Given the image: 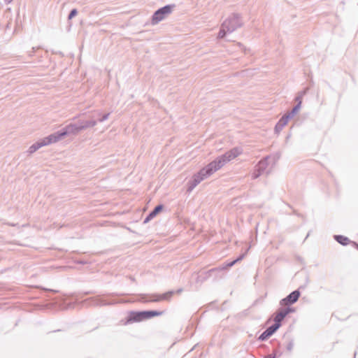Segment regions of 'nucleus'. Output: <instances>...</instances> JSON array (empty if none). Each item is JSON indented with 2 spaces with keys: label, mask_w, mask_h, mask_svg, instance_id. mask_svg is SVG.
<instances>
[{
  "label": "nucleus",
  "mask_w": 358,
  "mask_h": 358,
  "mask_svg": "<svg viewBox=\"0 0 358 358\" xmlns=\"http://www.w3.org/2000/svg\"><path fill=\"white\" fill-rule=\"evenodd\" d=\"M241 153L242 149L235 147L226 152L224 155L217 157L193 176L192 180L188 182L187 190L191 192L202 180L211 176L214 172L221 169L227 162L234 159Z\"/></svg>",
  "instance_id": "obj_1"
},
{
  "label": "nucleus",
  "mask_w": 358,
  "mask_h": 358,
  "mask_svg": "<svg viewBox=\"0 0 358 358\" xmlns=\"http://www.w3.org/2000/svg\"><path fill=\"white\" fill-rule=\"evenodd\" d=\"M350 244H351L355 248L358 249V243H357L351 241V243Z\"/></svg>",
  "instance_id": "obj_28"
},
{
  "label": "nucleus",
  "mask_w": 358,
  "mask_h": 358,
  "mask_svg": "<svg viewBox=\"0 0 358 358\" xmlns=\"http://www.w3.org/2000/svg\"><path fill=\"white\" fill-rule=\"evenodd\" d=\"M53 143H55V141H53L52 134H50V135L48 136L47 137H45L44 138L32 144L29 148L27 152L30 155L33 154L34 152H35L36 150H38L41 147L50 145Z\"/></svg>",
  "instance_id": "obj_9"
},
{
  "label": "nucleus",
  "mask_w": 358,
  "mask_h": 358,
  "mask_svg": "<svg viewBox=\"0 0 358 358\" xmlns=\"http://www.w3.org/2000/svg\"><path fill=\"white\" fill-rule=\"evenodd\" d=\"M244 257V255H239L236 259L234 260L230 261L229 262H225L222 264L220 266L211 268L204 273H202L199 274L197 276L196 281L203 282V281L206 280L208 278L211 277L212 275H215V278H221V275L220 273L226 270L229 268H231L236 263L238 262L239 261L242 260Z\"/></svg>",
  "instance_id": "obj_3"
},
{
  "label": "nucleus",
  "mask_w": 358,
  "mask_h": 358,
  "mask_svg": "<svg viewBox=\"0 0 358 358\" xmlns=\"http://www.w3.org/2000/svg\"><path fill=\"white\" fill-rule=\"evenodd\" d=\"M242 17L239 13H234L224 21V27L229 33H232L243 26Z\"/></svg>",
  "instance_id": "obj_5"
},
{
  "label": "nucleus",
  "mask_w": 358,
  "mask_h": 358,
  "mask_svg": "<svg viewBox=\"0 0 358 358\" xmlns=\"http://www.w3.org/2000/svg\"><path fill=\"white\" fill-rule=\"evenodd\" d=\"M301 105L299 101V103H297L290 111L287 112L285 114L292 119L298 113V111L301 108Z\"/></svg>",
  "instance_id": "obj_19"
},
{
  "label": "nucleus",
  "mask_w": 358,
  "mask_h": 358,
  "mask_svg": "<svg viewBox=\"0 0 358 358\" xmlns=\"http://www.w3.org/2000/svg\"><path fill=\"white\" fill-rule=\"evenodd\" d=\"M163 204H159L156 206L145 217L143 220V223L146 224L155 217L164 208Z\"/></svg>",
  "instance_id": "obj_14"
},
{
  "label": "nucleus",
  "mask_w": 358,
  "mask_h": 358,
  "mask_svg": "<svg viewBox=\"0 0 358 358\" xmlns=\"http://www.w3.org/2000/svg\"><path fill=\"white\" fill-rule=\"evenodd\" d=\"M307 91H308V88L305 89L303 91L298 92L296 96L295 97V101L296 102V103H299V101L300 104L301 105L302 99H303V96L306 94Z\"/></svg>",
  "instance_id": "obj_21"
},
{
  "label": "nucleus",
  "mask_w": 358,
  "mask_h": 358,
  "mask_svg": "<svg viewBox=\"0 0 358 358\" xmlns=\"http://www.w3.org/2000/svg\"><path fill=\"white\" fill-rule=\"evenodd\" d=\"M78 14V10L76 8H73L71 10V11L69 13L68 15V20H71L74 17H76Z\"/></svg>",
  "instance_id": "obj_22"
},
{
  "label": "nucleus",
  "mask_w": 358,
  "mask_h": 358,
  "mask_svg": "<svg viewBox=\"0 0 358 358\" xmlns=\"http://www.w3.org/2000/svg\"><path fill=\"white\" fill-rule=\"evenodd\" d=\"M334 238L341 245L345 246L351 243V241L343 235H334Z\"/></svg>",
  "instance_id": "obj_17"
},
{
  "label": "nucleus",
  "mask_w": 358,
  "mask_h": 358,
  "mask_svg": "<svg viewBox=\"0 0 358 358\" xmlns=\"http://www.w3.org/2000/svg\"><path fill=\"white\" fill-rule=\"evenodd\" d=\"M289 120H291V118L288 117L286 114H284L275 126V133L279 134L282 131L283 127L287 124Z\"/></svg>",
  "instance_id": "obj_16"
},
{
  "label": "nucleus",
  "mask_w": 358,
  "mask_h": 358,
  "mask_svg": "<svg viewBox=\"0 0 358 358\" xmlns=\"http://www.w3.org/2000/svg\"><path fill=\"white\" fill-rule=\"evenodd\" d=\"M295 312V308L293 307L287 306L285 308H279L275 313L273 321L274 324H277L279 327L282 325V322L289 313Z\"/></svg>",
  "instance_id": "obj_7"
},
{
  "label": "nucleus",
  "mask_w": 358,
  "mask_h": 358,
  "mask_svg": "<svg viewBox=\"0 0 358 358\" xmlns=\"http://www.w3.org/2000/svg\"><path fill=\"white\" fill-rule=\"evenodd\" d=\"M280 327L275 324H273L267 327L259 336L258 340L260 341H266L273 334H275Z\"/></svg>",
  "instance_id": "obj_11"
},
{
  "label": "nucleus",
  "mask_w": 358,
  "mask_h": 358,
  "mask_svg": "<svg viewBox=\"0 0 358 358\" xmlns=\"http://www.w3.org/2000/svg\"><path fill=\"white\" fill-rule=\"evenodd\" d=\"M182 292V289L180 288L176 291V293H180Z\"/></svg>",
  "instance_id": "obj_30"
},
{
  "label": "nucleus",
  "mask_w": 358,
  "mask_h": 358,
  "mask_svg": "<svg viewBox=\"0 0 358 358\" xmlns=\"http://www.w3.org/2000/svg\"><path fill=\"white\" fill-rule=\"evenodd\" d=\"M152 295V294H138L139 299L137 301L143 303L153 302L151 301V299H153Z\"/></svg>",
  "instance_id": "obj_18"
},
{
  "label": "nucleus",
  "mask_w": 358,
  "mask_h": 358,
  "mask_svg": "<svg viewBox=\"0 0 358 358\" xmlns=\"http://www.w3.org/2000/svg\"><path fill=\"white\" fill-rule=\"evenodd\" d=\"M90 300L92 301V305L95 306H111L117 303L116 301H107L101 298L100 296L90 298Z\"/></svg>",
  "instance_id": "obj_12"
},
{
  "label": "nucleus",
  "mask_w": 358,
  "mask_h": 358,
  "mask_svg": "<svg viewBox=\"0 0 358 358\" xmlns=\"http://www.w3.org/2000/svg\"><path fill=\"white\" fill-rule=\"evenodd\" d=\"M174 293H175L174 291H169L162 294H153L152 295L153 299H152L151 301H152L154 302H159V301H161L163 300L169 301L173 296Z\"/></svg>",
  "instance_id": "obj_15"
},
{
  "label": "nucleus",
  "mask_w": 358,
  "mask_h": 358,
  "mask_svg": "<svg viewBox=\"0 0 358 358\" xmlns=\"http://www.w3.org/2000/svg\"><path fill=\"white\" fill-rule=\"evenodd\" d=\"M175 7V4H168L155 11L151 19L152 24H157L163 20L168 15L171 13Z\"/></svg>",
  "instance_id": "obj_6"
},
{
  "label": "nucleus",
  "mask_w": 358,
  "mask_h": 358,
  "mask_svg": "<svg viewBox=\"0 0 358 358\" xmlns=\"http://www.w3.org/2000/svg\"><path fill=\"white\" fill-rule=\"evenodd\" d=\"M39 49V47H33L32 48V51L29 54V57H32L34 53L38 50Z\"/></svg>",
  "instance_id": "obj_27"
},
{
  "label": "nucleus",
  "mask_w": 358,
  "mask_h": 358,
  "mask_svg": "<svg viewBox=\"0 0 358 358\" xmlns=\"http://www.w3.org/2000/svg\"><path fill=\"white\" fill-rule=\"evenodd\" d=\"M101 114V112L97 110V111L94 112V113L91 117L95 116V120H96V122H97L98 118L100 117Z\"/></svg>",
  "instance_id": "obj_25"
},
{
  "label": "nucleus",
  "mask_w": 358,
  "mask_h": 358,
  "mask_svg": "<svg viewBox=\"0 0 358 358\" xmlns=\"http://www.w3.org/2000/svg\"><path fill=\"white\" fill-rule=\"evenodd\" d=\"M227 33H229V32L227 29V27H224V22H223L222 24H221L220 31L217 35V38H224L226 36Z\"/></svg>",
  "instance_id": "obj_20"
},
{
  "label": "nucleus",
  "mask_w": 358,
  "mask_h": 358,
  "mask_svg": "<svg viewBox=\"0 0 358 358\" xmlns=\"http://www.w3.org/2000/svg\"><path fill=\"white\" fill-rule=\"evenodd\" d=\"M3 1L7 4H8V3H11L13 1V0H3Z\"/></svg>",
  "instance_id": "obj_29"
},
{
  "label": "nucleus",
  "mask_w": 358,
  "mask_h": 358,
  "mask_svg": "<svg viewBox=\"0 0 358 358\" xmlns=\"http://www.w3.org/2000/svg\"><path fill=\"white\" fill-rule=\"evenodd\" d=\"M357 250H358V248H357Z\"/></svg>",
  "instance_id": "obj_32"
},
{
  "label": "nucleus",
  "mask_w": 358,
  "mask_h": 358,
  "mask_svg": "<svg viewBox=\"0 0 358 358\" xmlns=\"http://www.w3.org/2000/svg\"><path fill=\"white\" fill-rule=\"evenodd\" d=\"M81 131L78 121L75 123H70L60 130L52 134L53 141L57 142L69 135H77Z\"/></svg>",
  "instance_id": "obj_4"
},
{
  "label": "nucleus",
  "mask_w": 358,
  "mask_h": 358,
  "mask_svg": "<svg viewBox=\"0 0 358 358\" xmlns=\"http://www.w3.org/2000/svg\"><path fill=\"white\" fill-rule=\"evenodd\" d=\"M164 311L156 310H131L128 312L126 320L124 324H129L135 322H141L142 321L151 319L154 317L162 315Z\"/></svg>",
  "instance_id": "obj_2"
},
{
  "label": "nucleus",
  "mask_w": 358,
  "mask_h": 358,
  "mask_svg": "<svg viewBox=\"0 0 358 358\" xmlns=\"http://www.w3.org/2000/svg\"><path fill=\"white\" fill-rule=\"evenodd\" d=\"M81 131L85 130L88 128L94 127L96 125V120L95 116L91 117L90 120L79 119L78 120Z\"/></svg>",
  "instance_id": "obj_13"
},
{
  "label": "nucleus",
  "mask_w": 358,
  "mask_h": 358,
  "mask_svg": "<svg viewBox=\"0 0 358 358\" xmlns=\"http://www.w3.org/2000/svg\"><path fill=\"white\" fill-rule=\"evenodd\" d=\"M268 159H269V156H266V157H264L255 166L254 171L252 173V178L253 180L258 178L266 171V169H267V167L268 166Z\"/></svg>",
  "instance_id": "obj_8"
},
{
  "label": "nucleus",
  "mask_w": 358,
  "mask_h": 358,
  "mask_svg": "<svg viewBox=\"0 0 358 358\" xmlns=\"http://www.w3.org/2000/svg\"><path fill=\"white\" fill-rule=\"evenodd\" d=\"M301 292L299 289H296L289 294L286 297L280 300V304L282 306H290L295 303L299 299Z\"/></svg>",
  "instance_id": "obj_10"
},
{
  "label": "nucleus",
  "mask_w": 358,
  "mask_h": 358,
  "mask_svg": "<svg viewBox=\"0 0 358 358\" xmlns=\"http://www.w3.org/2000/svg\"><path fill=\"white\" fill-rule=\"evenodd\" d=\"M277 352H278L277 350H275L273 351V354L269 355H268V356H266V357H265L264 358H276V357H277Z\"/></svg>",
  "instance_id": "obj_26"
},
{
  "label": "nucleus",
  "mask_w": 358,
  "mask_h": 358,
  "mask_svg": "<svg viewBox=\"0 0 358 358\" xmlns=\"http://www.w3.org/2000/svg\"><path fill=\"white\" fill-rule=\"evenodd\" d=\"M109 115H110V113H106L103 115L101 114L100 117L98 118V122H104L105 120H106L108 118Z\"/></svg>",
  "instance_id": "obj_23"
},
{
  "label": "nucleus",
  "mask_w": 358,
  "mask_h": 358,
  "mask_svg": "<svg viewBox=\"0 0 358 358\" xmlns=\"http://www.w3.org/2000/svg\"><path fill=\"white\" fill-rule=\"evenodd\" d=\"M294 347V341L292 340L289 341L287 343L286 348L288 351H292Z\"/></svg>",
  "instance_id": "obj_24"
},
{
  "label": "nucleus",
  "mask_w": 358,
  "mask_h": 358,
  "mask_svg": "<svg viewBox=\"0 0 358 358\" xmlns=\"http://www.w3.org/2000/svg\"><path fill=\"white\" fill-rule=\"evenodd\" d=\"M108 295H109V296H117V294H115V293H110Z\"/></svg>",
  "instance_id": "obj_31"
}]
</instances>
